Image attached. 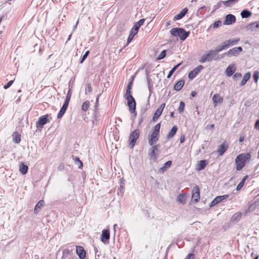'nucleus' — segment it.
<instances>
[{"label":"nucleus","instance_id":"28","mask_svg":"<svg viewBox=\"0 0 259 259\" xmlns=\"http://www.w3.org/2000/svg\"><path fill=\"white\" fill-rule=\"evenodd\" d=\"M239 38H234L227 39L225 40V42H226L228 48H229L232 46L237 45L239 41Z\"/></svg>","mask_w":259,"mask_h":259},{"label":"nucleus","instance_id":"20","mask_svg":"<svg viewBox=\"0 0 259 259\" xmlns=\"http://www.w3.org/2000/svg\"><path fill=\"white\" fill-rule=\"evenodd\" d=\"M213 103L214 107H216L218 104H222L223 102V98L219 94H215L212 98Z\"/></svg>","mask_w":259,"mask_h":259},{"label":"nucleus","instance_id":"57","mask_svg":"<svg viewBox=\"0 0 259 259\" xmlns=\"http://www.w3.org/2000/svg\"><path fill=\"white\" fill-rule=\"evenodd\" d=\"M65 112H66L65 111H64V110L60 109V110L57 115V118L58 119L61 118L63 117V116L64 115V114L65 113Z\"/></svg>","mask_w":259,"mask_h":259},{"label":"nucleus","instance_id":"44","mask_svg":"<svg viewBox=\"0 0 259 259\" xmlns=\"http://www.w3.org/2000/svg\"><path fill=\"white\" fill-rule=\"evenodd\" d=\"M256 207L255 204L252 203L250 204L247 209L244 211L245 215H246L248 213L253 211Z\"/></svg>","mask_w":259,"mask_h":259},{"label":"nucleus","instance_id":"32","mask_svg":"<svg viewBox=\"0 0 259 259\" xmlns=\"http://www.w3.org/2000/svg\"><path fill=\"white\" fill-rule=\"evenodd\" d=\"M187 194L182 193L178 195L177 198V201L180 204H184L186 202Z\"/></svg>","mask_w":259,"mask_h":259},{"label":"nucleus","instance_id":"53","mask_svg":"<svg viewBox=\"0 0 259 259\" xmlns=\"http://www.w3.org/2000/svg\"><path fill=\"white\" fill-rule=\"evenodd\" d=\"M136 35L134 33H132L131 31H130V34L128 36L127 41H126V45H128L133 39L134 36Z\"/></svg>","mask_w":259,"mask_h":259},{"label":"nucleus","instance_id":"14","mask_svg":"<svg viewBox=\"0 0 259 259\" xmlns=\"http://www.w3.org/2000/svg\"><path fill=\"white\" fill-rule=\"evenodd\" d=\"M165 106V104H162L155 111L153 117H152V121L155 122L159 117L161 116L163 111V109Z\"/></svg>","mask_w":259,"mask_h":259},{"label":"nucleus","instance_id":"37","mask_svg":"<svg viewBox=\"0 0 259 259\" xmlns=\"http://www.w3.org/2000/svg\"><path fill=\"white\" fill-rule=\"evenodd\" d=\"M248 175H246L242 178L236 188V191H239L242 189L245 184V181L248 178Z\"/></svg>","mask_w":259,"mask_h":259},{"label":"nucleus","instance_id":"5","mask_svg":"<svg viewBox=\"0 0 259 259\" xmlns=\"http://www.w3.org/2000/svg\"><path fill=\"white\" fill-rule=\"evenodd\" d=\"M140 136V131L138 128H136L132 131L128 137V146L131 148H133L136 144L137 140Z\"/></svg>","mask_w":259,"mask_h":259},{"label":"nucleus","instance_id":"30","mask_svg":"<svg viewBox=\"0 0 259 259\" xmlns=\"http://www.w3.org/2000/svg\"><path fill=\"white\" fill-rule=\"evenodd\" d=\"M246 28L247 30L251 31H253L254 30V28L259 29V21L250 23L246 26Z\"/></svg>","mask_w":259,"mask_h":259},{"label":"nucleus","instance_id":"45","mask_svg":"<svg viewBox=\"0 0 259 259\" xmlns=\"http://www.w3.org/2000/svg\"><path fill=\"white\" fill-rule=\"evenodd\" d=\"M71 97V88H70V83H69V89H68V91L66 94L64 102L69 103Z\"/></svg>","mask_w":259,"mask_h":259},{"label":"nucleus","instance_id":"17","mask_svg":"<svg viewBox=\"0 0 259 259\" xmlns=\"http://www.w3.org/2000/svg\"><path fill=\"white\" fill-rule=\"evenodd\" d=\"M76 253L79 259H87L86 251L81 245H76Z\"/></svg>","mask_w":259,"mask_h":259},{"label":"nucleus","instance_id":"21","mask_svg":"<svg viewBox=\"0 0 259 259\" xmlns=\"http://www.w3.org/2000/svg\"><path fill=\"white\" fill-rule=\"evenodd\" d=\"M159 136L151 134L148 136V143L150 146L155 145V144L159 140Z\"/></svg>","mask_w":259,"mask_h":259},{"label":"nucleus","instance_id":"52","mask_svg":"<svg viewBox=\"0 0 259 259\" xmlns=\"http://www.w3.org/2000/svg\"><path fill=\"white\" fill-rule=\"evenodd\" d=\"M253 79L254 82L257 83L259 79V71L258 70L255 71L253 73Z\"/></svg>","mask_w":259,"mask_h":259},{"label":"nucleus","instance_id":"46","mask_svg":"<svg viewBox=\"0 0 259 259\" xmlns=\"http://www.w3.org/2000/svg\"><path fill=\"white\" fill-rule=\"evenodd\" d=\"M90 103L89 101L87 100L84 101L82 105L81 110L83 111H87L90 107Z\"/></svg>","mask_w":259,"mask_h":259},{"label":"nucleus","instance_id":"24","mask_svg":"<svg viewBox=\"0 0 259 259\" xmlns=\"http://www.w3.org/2000/svg\"><path fill=\"white\" fill-rule=\"evenodd\" d=\"M228 49V48L226 44V42H225V41H224L220 45H218L214 50L218 55L219 52H221L224 50H226Z\"/></svg>","mask_w":259,"mask_h":259},{"label":"nucleus","instance_id":"2","mask_svg":"<svg viewBox=\"0 0 259 259\" xmlns=\"http://www.w3.org/2000/svg\"><path fill=\"white\" fill-rule=\"evenodd\" d=\"M170 33L174 37H179L181 41H184L189 36L190 32L186 31L183 27H175L170 30Z\"/></svg>","mask_w":259,"mask_h":259},{"label":"nucleus","instance_id":"36","mask_svg":"<svg viewBox=\"0 0 259 259\" xmlns=\"http://www.w3.org/2000/svg\"><path fill=\"white\" fill-rule=\"evenodd\" d=\"M240 15L242 18H248L251 16L252 12L248 9H245L241 11Z\"/></svg>","mask_w":259,"mask_h":259},{"label":"nucleus","instance_id":"9","mask_svg":"<svg viewBox=\"0 0 259 259\" xmlns=\"http://www.w3.org/2000/svg\"><path fill=\"white\" fill-rule=\"evenodd\" d=\"M243 49L241 47H234L230 49L228 51L223 53L221 55V59L223 58L225 56L228 57H237L242 51Z\"/></svg>","mask_w":259,"mask_h":259},{"label":"nucleus","instance_id":"7","mask_svg":"<svg viewBox=\"0 0 259 259\" xmlns=\"http://www.w3.org/2000/svg\"><path fill=\"white\" fill-rule=\"evenodd\" d=\"M152 147L149 150L148 156L150 160L156 162L158 158L159 149L160 147L159 144L151 146Z\"/></svg>","mask_w":259,"mask_h":259},{"label":"nucleus","instance_id":"33","mask_svg":"<svg viewBox=\"0 0 259 259\" xmlns=\"http://www.w3.org/2000/svg\"><path fill=\"white\" fill-rule=\"evenodd\" d=\"M241 217L242 213L241 212H237L232 215L231 218V221L237 223L241 220Z\"/></svg>","mask_w":259,"mask_h":259},{"label":"nucleus","instance_id":"11","mask_svg":"<svg viewBox=\"0 0 259 259\" xmlns=\"http://www.w3.org/2000/svg\"><path fill=\"white\" fill-rule=\"evenodd\" d=\"M228 194L224 195H219L215 197L210 203L209 206L210 207H212L220 203L223 202V201L229 197Z\"/></svg>","mask_w":259,"mask_h":259},{"label":"nucleus","instance_id":"38","mask_svg":"<svg viewBox=\"0 0 259 259\" xmlns=\"http://www.w3.org/2000/svg\"><path fill=\"white\" fill-rule=\"evenodd\" d=\"M72 158L74 161L75 164L78 165V168L79 169H82L83 167V163L80 160L79 157L72 155Z\"/></svg>","mask_w":259,"mask_h":259},{"label":"nucleus","instance_id":"49","mask_svg":"<svg viewBox=\"0 0 259 259\" xmlns=\"http://www.w3.org/2000/svg\"><path fill=\"white\" fill-rule=\"evenodd\" d=\"M166 52H167V50H164L160 52V54L156 58V60H161V59H163V58H164L166 55Z\"/></svg>","mask_w":259,"mask_h":259},{"label":"nucleus","instance_id":"39","mask_svg":"<svg viewBox=\"0 0 259 259\" xmlns=\"http://www.w3.org/2000/svg\"><path fill=\"white\" fill-rule=\"evenodd\" d=\"M161 126V123L159 122L156 124L152 128V132L151 134L154 135H160V129Z\"/></svg>","mask_w":259,"mask_h":259},{"label":"nucleus","instance_id":"61","mask_svg":"<svg viewBox=\"0 0 259 259\" xmlns=\"http://www.w3.org/2000/svg\"><path fill=\"white\" fill-rule=\"evenodd\" d=\"M95 259H99L101 254L100 252H99L98 249L96 247L95 248Z\"/></svg>","mask_w":259,"mask_h":259},{"label":"nucleus","instance_id":"6","mask_svg":"<svg viewBox=\"0 0 259 259\" xmlns=\"http://www.w3.org/2000/svg\"><path fill=\"white\" fill-rule=\"evenodd\" d=\"M100 95H99L97 96L96 99V102H95V105L94 106V110L93 115V119H92V123L93 124L97 125H98L99 121V117L100 116V114L99 111H98V106L99 103V98H100Z\"/></svg>","mask_w":259,"mask_h":259},{"label":"nucleus","instance_id":"51","mask_svg":"<svg viewBox=\"0 0 259 259\" xmlns=\"http://www.w3.org/2000/svg\"><path fill=\"white\" fill-rule=\"evenodd\" d=\"M185 104L184 101H181L180 102L179 107L178 109V111L179 113H182L183 112H184V109H185Z\"/></svg>","mask_w":259,"mask_h":259},{"label":"nucleus","instance_id":"62","mask_svg":"<svg viewBox=\"0 0 259 259\" xmlns=\"http://www.w3.org/2000/svg\"><path fill=\"white\" fill-rule=\"evenodd\" d=\"M185 259H194V255L193 253H189Z\"/></svg>","mask_w":259,"mask_h":259},{"label":"nucleus","instance_id":"23","mask_svg":"<svg viewBox=\"0 0 259 259\" xmlns=\"http://www.w3.org/2000/svg\"><path fill=\"white\" fill-rule=\"evenodd\" d=\"M188 9L187 8H185L182 10V11L178 14H177L174 17L173 20L174 21L179 20L182 19L187 13Z\"/></svg>","mask_w":259,"mask_h":259},{"label":"nucleus","instance_id":"58","mask_svg":"<svg viewBox=\"0 0 259 259\" xmlns=\"http://www.w3.org/2000/svg\"><path fill=\"white\" fill-rule=\"evenodd\" d=\"M233 78L234 80H236L238 78H240L242 76L241 73L237 72L233 74Z\"/></svg>","mask_w":259,"mask_h":259},{"label":"nucleus","instance_id":"26","mask_svg":"<svg viewBox=\"0 0 259 259\" xmlns=\"http://www.w3.org/2000/svg\"><path fill=\"white\" fill-rule=\"evenodd\" d=\"M172 161L171 160L167 161L163 164V166L159 169L158 172L159 173L163 174L170 167Z\"/></svg>","mask_w":259,"mask_h":259},{"label":"nucleus","instance_id":"43","mask_svg":"<svg viewBox=\"0 0 259 259\" xmlns=\"http://www.w3.org/2000/svg\"><path fill=\"white\" fill-rule=\"evenodd\" d=\"M221 25H222V21H221V20H219L215 21L214 23H213L212 24H211L209 26L208 29H210L211 28H213L214 29H217V28H219V27H220Z\"/></svg>","mask_w":259,"mask_h":259},{"label":"nucleus","instance_id":"8","mask_svg":"<svg viewBox=\"0 0 259 259\" xmlns=\"http://www.w3.org/2000/svg\"><path fill=\"white\" fill-rule=\"evenodd\" d=\"M52 117L50 114H46L40 116L36 122V126L37 128H42L44 125L50 122Z\"/></svg>","mask_w":259,"mask_h":259},{"label":"nucleus","instance_id":"19","mask_svg":"<svg viewBox=\"0 0 259 259\" xmlns=\"http://www.w3.org/2000/svg\"><path fill=\"white\" fill-rule=\"evenodd\" d=\"M229 145L225 142L219 146L217 152L219 156H222L228 150Z\"/></svg>","mask_w":259,"mask_h":259},{"label":"nucleus","instance_id":"29","mask_svg":"<svg viewBox=\"0 0 259 259\" xmlns=\"http://www.w3.org/2000/svg\"><path fill=\"white\" fill-rule=\"evenodd\" d=\"M45 201L43 199L40 200L35 205L34 209V213L37 214L39 210L45 205Z\"/></svg>","mask_w":259,"mask_h":259},{"label":"nucleus","instance_id":"4","mask_svg":"<svg viewBox=\"0 0 259 259\" xmlns=\"http://www.w3.org/2000/svg\"><path fill=\"white\" fill-rule=\"evenodd\" d=\"M217 54L214 50H210L207 51V53L203 54L199 59V62L204 63L206 62H211L212 60H217L218 58H216Z\"/></svg>","mask_w":259,"mask_h":259},{"label":"nucleus","instance_id":"55","mask_svg":"<svg viewBox=\"0 0 259 259\" xmlns=\"http://www.w3.org/2000/svg\"><path fill=\"white\" fill-rule=\"evenodd\" d=\"M87 89L85 91V95H88V93H91L93 91L92 84L90 82H88L87 83Z\"/></svg>","mask_w":259,"mask_h":259},{"label":"nucleus","instance_id":"1","mask_svg":"<svg viewBox=\"0 0 259 259\" xmlns=\"http://www.w3.org/2000/svg\"><path fill=\"white\" fill-rule=\"evenodd\" d=\"M251 158V152L239 154L236 157L235 164L237 171L242 170L247 162H249Z\"/></svg>","mask_w":259,"mask_h":259},{"label":"nucleus","instance_id":"63","mask_svg":"<svg viewBox=\"0 0 259 259\" xmlns=\"http://www.w3.org/2000/svg\"><path fill=\"white\" fill-rule=\"evenodd\" d=\"M254 128L259 131V119H257L255 122Z\"/></svg>","mask_w":259,"mask_h":259},{"label":"nucleus","instance_id":"47","mask_svg":"<svg viewBox=\"0 0 259 259\" xmlns=\"http://www.w3.org/2000/svg\"><path fill=\"white\" fill-rule=\"evenodd\" d=\"M147 81L148 83V90L149 91V98H150V97L152 92V84H151V79L149 77H147Z\"/></svg>","mask_w":259,"mask_h":259},{"label":"nucleus","instance_id":"27","mask_svg":"<svg viewBox=\"0 0 259 259\" xmlns=\"http://www.w3.org/2000/svg\"><path fill=\"white\" fill-rule=\"evenodd\" d=\"M28 170V166L24 162H21L19 164V171L21 174L24 175L26 174Z\"/></svg>","mask_w":259,"mask_h":259},{"label":"nucleus","instance_id":"10","mask_svg":"<svg viewBox=\"0 0 259 259\" xmlns=\"http://www.w3.org/2000/svg\"><path fill=\"white\" fill-rule=\"evenodd\" d=\"M101 241L105 244H108L110 240V230L107 228L103 229L100 236Z\"/></svg>","mask_w":259,"mask_h":259},{"label":"nucleus","instance_id":"35","mask_svg":"<svg viewBox=\"0 0 259 259\" xmlns=\"http://www.w3.org/2000/svg\"><path fill=\"white\" fill-rule=\"evenodd\" d=\"M178 131L177 125H174L167 135V139H169L174 137Z\"/></svg>","mask_w":259,"mask_h":259},{"label":"nucleus","instance_id":"54","mask_svg":"<svg viewBox=\"0 0 259 259\" xmlns=\"http://www.w3.org/2000/svg\"><path fill=\"white\" fill-rule=\"evenodd\" d=\"M90 54V51H87L85 53L81 56L80 60V63L82 64L84 61V60L87 59L88 56Z\"/></svg>","mask_w":259,"mask_h":259},{"label":"nucleus","instance_id":"42","mask_svg":"<svg viewBox=\"0 0 259 259\" xmlns=\"http://www.w3.org/2000/svg\"><path fill=\"white\" fill-rule=\"evenodd\" d=\"M239 0H227L224 1V5L227 7H230L233 5L237 3Z\"/></svg>","mask_w":259,"mask_h":259},{"label":"nucleus","instance_id":"25","mask_svg":"<svg viewBox=\"0 0 259 259\" xmlns=\"http://www.w3.org/2000/svg\"><path fill=\"white\" fill-rule=\"evenodd\" d=\"M185 84V80L183 79L177 81L174 86V90L176 91H181Z\"/></svg>","mask_w":259,"mask_h":259},{"label":"nucleus","instance_id":"31","mask_svg":"<svg viewBox=\"0 0 259 259\" xmlns=\"http://www.w3.org/2000/svg\"><path fill=\"white\" fill-rule=\"evenodd\" d=\"M251 76V73L250 72H246L243 76V78L240 82V86L244 85L246 82L250 79Z\"/></svg>","mask_w":259,"mask_h":259},{"label":"nucleus","instance_id":"22","mask_svg":"<svg viewBox=\"0 0 259 259\" xmlns=\"http://www.w3.org/2000/svg\"><path fill=\"white\" fill-rule=\"evenodd\" d=\"M236 70V69L234 65L231 64L227 67L225 70L226 75L228 77H230L233 75Z\"/></svg>","mask_w":259,"mask_h":259},{"label":"nucleus","instance_id":"50","mask_svg":"<svg viewBox=\"0 0 259 259\" xmlns=\"http://www.w3.org/2000/svg\"><path fill=\"white\" fill-rule=\"evenodd\" d=\"M224 1H219L216 5H215L213 6V10L211 12V14L213 13L214 12H215L217 10L219 9L222 7V4H224Z\"/></svg>","mask_w":259,"mask_h":259},{"label":"nucleus","instance_id":"64","mask_svg":"<svg viewBox=\"0 0 259 259\" xmlns=\"http://www.w3.org/2000/svg\"><path fill=\"white\" fill-rule=\"evenodd\" d=\"M64 169V164L63 163H60L58 167V170L59 171H62Z\"/></svg>","mask_w":259,"mask_h":259},{"label":"nucleus","instance_id":"18","mask_svg":"<svg viewBox=\"0 0 259 259\" xmlns=\"http://www.w3.org/2000/svg\"><path fill=\"white\" fill-rule=\"evenodd\" d=\"M208 163V161L206 159H202L198 161L196 165L195 169L197 171H200L204 170Z\"/></svg>","mask_w":259,"mask_h":259},{"label":"nucleus","instance_id":"48","mask_svg":"<svg viewBox=\"0 0 259 259\" xmlns=\"http://www.w3.org/2000/svg\"><path fill=\"white\" fill-rule=\"evenodd\" d=\"M133 84L132 81H129L126 88V92L125 94H132V89Z\"/></svg>","mask_w":259,"mask_h":259},{"label":"nucleus","instance_id":"56","mask_svg":"<svg viewBox=\"0 0 259 259\" xmlns=\"http://www.w3.org/2000/svg\"><path fill=\"white\" fill-rule=\"evenodd\" d=\"M14 80H11L9 81L6 84L4 85V88L5 90L9 89L13 83Z\"/></svg>","mask_w":259,"mask_h":259},{"label":"nucleus","instance_id":"16","mask_svg":"<svg viewBox=\"0 0 259 259\" xmlns=\"http://www.w3.org/2000/svg\"><path fill=\"white\" fill-rule=\"evenodd\" d=\"M145 20V19L142 18L140 19L138 22H136L134 24L130 31L136 35L138 33L141 26L143 25Z\"/></svg>","mask_w":259,"mask_h":259},{"label":"nucleus","instance_id":"12","mask_svg":"<svg viewBox=\"0 0 259 259\" xmlns=\"http://www.w3.org/2000/svg\"><path fill=\"white\" fill-rule=\"evenodd\" d=\"M204 68L203 66L199 65L190 71L188 73V78L189 79L193 80L194 79Z\"/></svg>","mask_w":259,"mask_h":259},{"label":"nucleus","instance_id":"15","mask_svg":"<svg viewBox=\"0 0 259 259\" xmlns=\"http://www.w3.org/2000/svg\"><path fill=\"white\" fill-rule=\"evenodd\" d=\"M236 21V17L232 14H229L225 16L223 24L225 25H232L235 23Z\"/></svg>","mask_w":259,"mask_h":259},{"label":"nucleus","instance_id":"40","mask_svg":"<svg viewBox=\"0 0 259 259\" xmlns=\"http://www.w3.org/2000/svg\"><path fill=\"white\" fill-rule=\"evenodd\" d=\"M73 249L70 250L68 248L64 249L62 251L63 255L61 259H66L70 255L71 252L73 251Z\"/></svg>","mask_w":259,"mask_h":259},{"label":"nucleus","instance_id":"60","mask_svg":"<svg viewBox=\"0 0 259 259\" xmlns=\"http://www.w3.org/2000/svg\"><path fill=\"white\" fill-rule=\"evenodd\" d=\"M124 191V186H120L119 188L117 189V194L119 195V193L122 194Z\"/></svg>","mask_w":259,"mask_h":259},{"label":"nucleus","instance_id":"59","mask_svg":"<svg viewBox=\"0 0 259 259\" xmlns=\"http://www.w3.org/2000/svg\"><path fill=\"white\" fill-rule=\"evenodd\" d=\"M68 105H69V103L64 102L62 106L61 107V109L66 112L68 107Z\"/></svg>","mask_w":259,"mask_h":259},{"label":"nucleus","instance_id":"41","mask_svg":"<svg viewBox=\"0 0 259 259\" xmlns=\"http://www.w3.org/2000/svg\"><path fill=\"white\" fill-rule=\"evenodd\" d=\"M182 62L179 63L177 65H175L172 69L169 71L167 78H169L172 76L174 72L179 68V67L182 64Z\"/></svg>","mask_w":259,"mask_h":259},{"label":"nucleus","instance_id":"34","mask_svg":"<svg viewBox=\"0 0 259 259\" xmlns=\"http://www.w3.org/2000/svg\"><path fill=\"white\" fill-rule=\"evenodd\" d=\"M13 141L16 144H19L21 141V135L18 132H14L12 134Z\"/></svg>","mask_w":259,"mask_h":259},{"label":"nucleus","instance_id":"13","mask_svg":"<svg viewBox=\"0 0 259 259\" xmlns=\"http://www.w3.org/2000/svg\"><path fill=\"white\" fill-rule=\"evenodd\" d=\"M200 188L198 185H195L192 191V199L195 203H197L200 200Z\"/></svg>","mask_w":259,"mask_h":259},{"label":"nucleus","instance_id":"3","mask_svg":"<svg viewBox=\"0 0 259 259\" xmlns=\"http://www.w3.org/2000/svg\"><path fill=\"white\" fill-rule=\"evenodd\" d=\"M124 98L127 100V106L128 107L129 111L134 114L135 118L137 115L136 112V102L132 94H125Z\"/></svg>","mask_w":259,"mask_h":259}]
</instances>
